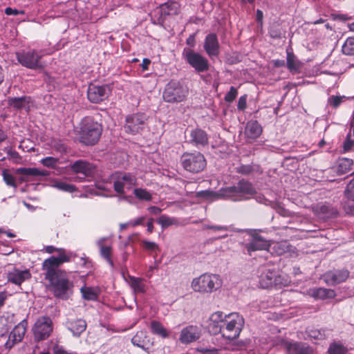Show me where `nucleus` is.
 <instances>
[{
	"label": "nucleus",
	"mask_w": 354,
	"mask_h": 354,
	"mask_svg": "<svg viewBox=\"0 0 354 354\" xmlns=\"http://www.w3.org/2000/svg\"><path fill=\"white\" fill-rule=\"evenodd\" d=\"M48 254L57 252L58 256H52L45 259L41 265L45 280L49 283L55 297L66 299L71 292L73 283L71 282L65 270L59 269L64 263L71 261L73 254L64 248H58L53 245H48L44 248Z\"/></svg>",
	"instance_id": "obj_1"
},
{
	"label": "nucleus",
	"mask_w": 354,
	"mask_h": 354,
	"mask_svg": "<svg viewBox=\"0 0 354 354\" xmlns=\"http://www.w3.org/2000/svg\"><path fill=\"white\" fill-rule=\"evenodd\" d=\"M219 194L234 202L248 200L253 195L259 203H266L267 201L263 195L256 192L251 183L243 179L239 180L235 185L222 188Z\"/></svg>",
	"instance_id": "obj_2"
},
{
	"label": "nucleus",
	"mask_w": 354,
	"mask_h": 354,
	"mask_svg": "<svg viewBox=\"0 0 354 354\" xmlns=\"http://www.w3.org/2000/svg\"><path fill=\"white\" fill-rule=\"evenodd\" d=\"M102 130V125L100 123L92 118H85L81 122L80 141L86 145H94L100 140Z\"/></svg>",
	"instance_id": "obj_3"
},
{
	"label": "nucleus",
	"mask_w": 354,
	"mask_h": 354,
	"mask_svg": "<svg viewBox=\"0 0 354 354\" xmlns=\"http://www.w3.org/2000/svg\"><path fill=\"white\" fill-rule=\"evenodd\" d=\"M191 286L196 292L209 293L221 287L222 280L218 274L205 273L194 278Z\"/></svg>",
	"instance_id": "obj_4"
},
{
	"label": "nucleus",
	"mask_w": 354,
	"mask_h": 354,
	"mask_svg": "<svg viewBox=\"0 0 354 354\" xmlns=\"http://www.w3.org/2000/svg\"><path fill=\"white\" fill-rule=\"evenodd\" d=\"M110 182L113 189L119 194H124L127 190H131L137 185L136 175L124 171H115L110 176Z\"/></svg>",
	"instance_id": "obj_5"
},
{
	"label": "nucleus",
	"mask_w": 354,
	"mask_h": 354,
	"mask_svg": "<svg viewBox=\"0 0 354 354\" xmlns=\"http://www.w3.org/2000/svg\"><path fill=\"white\" fill-rule=\"evenodd\" d=\"M188 88L178 81L171 80L166 86L162 93L164 100L169 103H180L186 100Z\"/></svg>",
	"instance_id": "obj_6"
},
{
	"label": "nucleus",
	"mask_w": 354,
	"mask_h": 354,
	"mask_svg": "<svg viewBox=\"0 0 354 354\" xmlns=\"http://www.w3.org/2000/svg\"><path fill=\"white\" fill-rule=\"evenodd\" d=\"M222 337L228 340L237 338L244 325V319L238 313L225 315V322L223 324Z\"/></svg>",
	"instance_id": "obj_7"
},
{
	"label": "nucleus",
	"mask_w": 354,
	"mask_h": 354,
	"mask_svg": "<svg viewBox=\"0 0 354 354\" xmlns=\"http://www.w3.org/2000/svg\"><path fill=\"white\" fill-rule=\"evenodd\" d=\"M42 57V53L35 49L23 50L16 53L17 59L21 65L33 70L44 68Z\"/></svg>",
	"instance_id": "obj_8"
},
{
	"label": "nucleus",
	"mask_w": 354,
	"mask_h": 354,
	"mask_svg": "<svg viewBox=\"0 0 354 354\" xmlns=\"http://www.w3.org/2000/svg\"><path fill=\"white\" fill-rule=\"evenodd\" d=\"M180 160L183 168L194 174L202 171L206 167V160L200 152L184 153Z\"/></svg>",
	"instance_id": "obj_9"
},
{
	"label": "nucleus",
	"mask_w": 354,
	"mask_h": 354,
	"mask_svg": "<svg viewBox=\"0 0 354 354\" xmlns=\"http://www.w3.org/2000/svg\"><path fill=\"white\" fill-rule=\"evenodd\" d=\"M182 55L187 63L197 73H203L209 70V64L207 59L193 49L185 48Z\"/></svg>",
	"instance_id": "obj_10"
},
{
	"label": "nucleus",
	"mask_w": 354,
	"mask_h": 354,
	"mask_svg": "<svg viewBox=\"0 0 354 354\" xmlns=\"http://www.w3.org/2000/svg\"><path fill=\"white\" fill-rule=\"evenodd\" d=\"M32 330L36 342L45 340L53 331L52 320L47 316L41 317L37 319Z\"/></svg>",
	"instance_id": "obj_11"
},
{
	"label": "nucleus",
	"mask_w": 354,
	"mask_h": 354,
	"mask_svg": "<svg viewBox=\"0 0 354 354\" xmlns=\"http://www.w3.org/2000/svg\"><path fill=\"white\" fill-rule=\"evenodd\" d=\"M147 117L143 113H133L128 115L124 125V131L131 135L140 133L144 129Z\"/></svg>",
	"instance_id": "obj_12"
},
{
	"label": "nucleus",
	"mask_w": 354,
	"mask_h": 354,
	"mask_svg": "<svg viewBox=\"0 0 354 354\" xmlns=\"http://www.w3.org/2000/svg\"><path fill=\"white\" fill-rule=\"evenodd\" d=\"M27 326V320L23 319L15 326L9 335L8 339L5 343L6 348L10 350L17 343L22 341L26 332Z\"/></svg>",
	"instance_id": "obj_13"
},
{
	"label": "nucleus",
	"mask_w": 354,
	"mask_h": 354,
	"mask_svg": "<svg viewBox=\"0 0 354 354\" xmlns=\"http://www.w3.org/2000/svg\"><path fill=\"white\" fill-rule=\"evenodd\" d=\"M110 93L111 90L107 85L90 84L87 91V96L90 102L100 103L108 98Z\"/></svg>",
	"instance_id": "obj_14"
},
{
	"label": "nucleus",
	"mask_w": 354,
	"mask_h": 354,
	"mask_svg": "<svg viewBox=\"0 0 354 354\" xmlns=\"http://www.w3.org/2000/svg\"><path fill=\"white\" fill-rule=\"evenodd\" d=\"M243 251L251 256L252 252L259 250H268L270 244L268 241L257 234H252L251 240L248 243L243 244Z\"/></svg>",
	"instance_id": "obj_15"
},
{
	"label": "nucleus",
	"mask_w": 354,
	"mask_h": 354,
	"mask_svg": "<svg viewBox=\"0 0 354 354\" xmlns=\"http://www.w3.org/2000/svg\"><path fill=\"white\" fill-rule=\"evenodd\" d=\"M202 330L196 325H189L184 327L180 333L179 341L183 344H189L200 339Z\"/></svg>",
	"instance_id": "obj_16"
},
{
	"label": "nucleus",
	"mask_w": 354,
	"mask_h": 354,
	"mask_svg": "<svg viewBox=\"0 0 354 354\" xmlns=\"http://www.w3.org/2000/svg\"><path fill=\"white\" fill-rule=\"evenodd\" d=\"M283 346L287 354H313V348L305 342L286 341Z\"/></svg>",
	"instance_id": "obj_17"
},
{
	"label": "nucleus",
	"mask_w": 354,
	"mask_h": 354,
	"mask_svg": "<svg viewBox=\"0 0 354 354\" xmlns=\"http://www.w3.org/2000/svg\"><path fill=\"white\" fill-rule=\"evenodd\" d=\"M349 277L347 270H335L329 271L324 274L325 281L329 285H336L345 281Z\"/></svg>",
	"instance_id": "obj_18"
},
{
	"label": "nucleus",
	"mask_w": 354,
	"mask_h": 354,
	"mask_svg": "<svg viewBox=\"0 0 354 354\" xmlns=\"http://www.w3.org/2000/svg\"><path fill=\"white\" fill-rule=\"evenodd\" d=\"M220 45L217 36L214 33L208 34L205 39L204 49L209 57H217L219 55Z\"/></svg>",
	"instance_id": "obj_19"
},
{
	"label": "nucleus",
	"mask_w": 354,
	"mask_h": 354,
	"mask_svg": "<svg viewBox=\"0 0 354 354\" xmlns=\"http://www.w3.org/2000/svg\"><path fill=\"white\" fill-rule=\"evenodd\" d=\"M71 169L76 174H82L84 176H92L95 171V166L83 160H79L74 162L71 166Z\"/></svg>",
	"instance_id": "obj_20"
},
{
	"label": "nucleus",
	"mask_w": 354,
	"mask_h": 354,
	"mask_svg": "<svg viewBox=\"0 0 354 354\" xmlns=\"http://www.w3.org/2000/svg\"><path fill=\"white\" fill-rule=\"evenodd\" d=\"M107 241V237L100 238L97 241V245L99 248L101 257L104 258L110 267L113 269L115 268V265L112 259V246L111 244H106Z\"/></svg>",
	"instance_id": "obj_21"
},
{
	"label": "nucleus",
	"mask_w": 354,
	"mask_h": 354,
	"mask_svg": "<svg viewBox=\"0 0 354 354\" xmlns=\"http://www.w3.org/2000/svg\"><path fill=\"white\" fill-rule=\"evenodd\" d=\"M277 269L266 267L259 277V283L263 288H268L274 284Z\"/></svg>",
	"instance_id": "obj_22"
},
{
	"label": "nucleus",
	"mask_w": 354,
	"mask_h": 354,
	"mask_svg": "<svg viewBox=\"0 0 354 354\" xmlns=\"http://www.w3.org/2000/svg\"><path fill=\"white\" fill-rule=\"evenodd\" d=\"M7 277L9 282L20 286L24 281L31 278V273L28 269L24 270L14 269L8 273Z\"/></svg>",
	"instance_id": "obj_23"
},
{
	"label": "nucleus",
	"mask_w": 354,
	"mask_h": 354,
	"mask_svg": "<svg viewBox=\"0 0 354 354\" xmlns=\"http://www.w3.org/2000/svg\"><path fill=\"white\" fill-rule=\"evenodd\" d=\"M180 10V5L176 1H168L160 6L158 12H160V20H165L166 16L178 15Z\"/></svg>",
	"instance_id": "obj_24"
},
{
	"label": "nucleus",
	"mask_w": 354,
	"mask_h": 354,
	"mask_svg": "<svg viewBox=\"0 0 354 354\" xmlns=\"http://www.w3.org/2000/svg\"><path fill=\"white\" fill-rule=\"evenodd\" d=\"M191 142L197 147H204L208 144L207 133L202 129H196L190 132Z\"/></svg>",
	"instance_id": "obj_25"
},
{
	"label": "nucleus",
	"mask_w": 354,
	"mask_h": 354,
	"mask_svg": "<svg viewBox=\"0 0 354 354\" xmlns=\"http://www.w3.org/2000/svg\"><path fill=\"white\" fill-rule=\"evenodd\" d=\"M132 344L142 348L143 351L149 353V348L147 346L149 344V339L145 330H140L131 339Z\"/></svg>",
	"instance_id": "obj_26"
},
{
	"label": "nucleus",
	"mask_w": 354,
	"mask_h": 354,
	"mask_svg": "<svg viewBox=\"0 0 354 354\" xmlns=\"http://www.w3.org/2000/svg\"><path fill=\"white\" fill-rule=\"evenodd\" d=\"M310 296L316 299H326L335 297V292L333 290L324 288H315L308 290Z\"/></svg>",
	"instance_id": "obj_27"
},
{
	"label": "nucleus",
	"mask_w": 354,
	"mask_h": 354,
	"mask_svg": "<svg viewBox=\"0 0 354 354\" xmlns=\"http://www.w3.org/2000/svg\"><path fill=\"white\" fill-rule=\"evenodd\" d=\"M262 133V127L257 120H250L248 122L245 127L246 136L252 139L259 138Z\"/></svg>",
	"instance_id": "obj_28"
},
{
	"label": "nucleus",
	"mask_w": 354,
	"mask_h": 354,
	"mask_svg": "<svg viewBox=\"0 0 354 354\" xmlns=\"http://www.w3.org/2000/svg\"><path fill=\"white\" fill-rule=\"evenodd\" d=\"M66 324L68 330L75 336H80L86 328V323L82 319L68 321Z\"/></svg>",
	"instance_id": "obj_29"
},
{
	"label": "nucleus",
	"mask_w": 354,
	"mask_h": 354,
	"mask_svg": "<svg viewBox=\"0 0 354 354\" xmlns=\"http://www.w3.org/2000/svg\"><path fill=\"white\" fill-rule=\"evenodd\" d=\"M17 174L26 176H46L48 172L46 170H40L35 167H20L17 169Z\"/></svg>",
	"instance_id": "obj_30"
},
{
	"label": "nucleus",
	"mask_w": 354,
	"mask_h": 354,
	"mask_svg": "<svg viewBox=\"0 0 354 354\" xmlns=\"http://www.w3.org/2000/svg\"><path fill=\"white\" fill-rule=\"evenodd\" d=\"M10 106L17 109H29L30 97L28 96H22L20 97H11L9 99Z\"/></svg>",
	"instance_id": "obj_31"
},
{
	"label": "nucleus",
	"mask_w": 354,
	"mask_h": 354,
	"mask_svg": "<svg viewBox=\"0 0 354 354\" xmlns=\"http://www.w3.org/2000/svg\"><path fill=\"white\" fill-rule=\"evenodd\" d=\"M151 330L154 335L160 336L162 338H167L169 336V333L162 324L156 320L151 322Z\"/></svg>",
	"instance_id": "obj_32"
},
{
	"label": "nucleus",
	"mask_w": 354,
	"mask_h": 354,
	"mask_svg": "<svg viewBox=\"0 0 354 354\" xmlns=\"http://www.w3.org/2000/svg\"><path fill=\"white\" fill-rule=\"evenodd\" d=\"M287 67L290 72H297L301 68V62L296 58L293 53L287 50Z\"/></svg>",
	"instance_id": "obj_33"
},
{
	"label": "nucleus",
	"mask_w": 354,
	"mask_h": 354,
	"mask_svg": "<svg viewBox=\"0 0 354 354\" xmlns=\"http://www.w3.org/2000/svg\"><path fill=\"white\" fill-rule=\"evenodd\" d=\"M131 286L135 293H144L146 292V285L141 278L131 277Z\"/></svg>",
	"instance_id": "obj_34"
},
{
	"label": "nucleus",
	"mask_w": 354,
	"mask_h": 354,
	"mask_svg": "<svg viewBox=\"0 0 354 354\" xmlns=\"http://www.w3.org/2000/svg\"><path fill=\"white\" fill-rule=\"evenodd\" d=\"M52 186L59 190L68 193H73L76 191L75 185L61 180H55Z\"/></svg>",
	"instance_id": "obj_35"
},
{
	"label": "nucleus",
	"mask_w": 354,
	"mask_h": 354,
	"mask_svg": "<svg viewBox=\"0 0 354 354\" xmlns=\"http://www.w3.org/2000/svg\"><path fill=\"white\" fill-rule=\"evenodd\" d=\"M133 194L140 201H151L152 200L151 194L146 189L136 188L133 189Z\"/></svg>",
	"instance_id": "obj_36"
},
{
	"label": "nucleus",
	"mask_w": 354,
	"mask_h": 354,
	"mask_svg": "<svg viewBox=\"0 0 354 354\" xmlns=\"http://www.w3.org/2000/svg\"><path fill=\"white\" fill-rule=\"evenodd\" d=\"M156 222L162 226V228H166L170 225L178 224V220L174 217H169L167 215H161Z\"/></svg>",
	"instance_id": "obj_37"
},
{
	"label": "nucleus",
	"mask_w": 354,
	"mask_h": 354,
	"mask_svg": "<svg viewBox=\"0 0 354 354\" xmlns=\"http://www.w3.org/2000/svg\"><path fill=\"white\" fill-rule=\"evenodd\" d=\"M81 292L84 299L88 301H95L97 299V293L92 287H82Z\"/></svg>",
	"instance_id": "obj_38"
},
{
	"label": "nucleus",
	"mask_w": 354,
	"mask_h": 354,
	"mask_svg": "<svg viewBox=\"0 0 354 354\" xmlns=\"http://www.w3.org/2000/svg\"><path fill=\"white\" fill-rule=\"evenodd\" d=\"M274 280V286H287L291 281L290 279L287 275L283 274L278 270Z\"/></svg>",
	"instance_id": "obj_39"
},
{
	"label": "nucleus",
	"mask_w": 354,
	"mask_h": 354,
	"mask_svg": "<svg viewBox=\"0 0 354 354\" xmlns=\"http://www.w3.org/2000/svg\"><path fill=\"white\" fill-rule=\"evenodd\" d=\"M342 51L344 55H354V37H348L342 46Z\"/></svg>",
	"instance_id": "obj_40"
},
{
	"label": "nucleus",
	"mask_w": 354,
	"mask_h": 354,
	"mask_svg": "<svg viewBox=\"0 0 354 354\" xmlns=\"http://www.w3.org/2000/svg\"><path fill=\"white\" fill-rule=\"evenodd\" d=\"M348 97L345 95H332L328 97L327 104L334 109H337L344 102Z\"/></svg>",
	"instance_id": "obj_41"
},
{
	"label": "nucleus",
	"mask_w": 354,
	"mask_h": 354,
	"mask_svg": "<svg viewBox=\"0 0 354 354\" xmlns=\"http://www.w3.org/2000/svg\"><path fill=\"white\" fill-rule=\"evenodd\" d=\"M353 160L349 158H342L339 164V170L343 173H346L352 170Z\"/></svg>",
	"instance_id": "obj_42"
},
{
	"label": "nucleus",
	"mask_w": 354,
	"mask_h": 354,
	"mask_svg": "<svg viewBox=\"0 0 354 354\" xmlns=\"http://www.w3.org/2000/svg\"><path fill=\"white\" fill-rule=\"evenodd\" d=\"M2 176L4 182L8 186L17 188V184L16 183L15 177L8 172V170L4 169L2 171Z\"/></svg>",
	"instance_id": "obj_43"
},
{
	"label": "nucleus",
	"mask_w": 354,
	"mask_h": 354,
	"mask_svg": "<svg viewBox=\"0 0 354 354\" xmlns=\"http://www.w3.org/2000/svg\"><path fill=\"white\" fill-rule=\"evenodd\" d=\"M59 162V158L48 156L41 160V163L48 168H55Z\"/></svg>",
	"instance_id": "obj_44"
},
{
	"label": "nucleus",
	"mask_w": 354,
	"mask_h": 354,
	"mask_svg": "<svg viewBox=\"0 0 354 354\" xmlns=\"http://www.w3.org/2000/svg\"><path fill=\"white\" fill-rule=\"evenodd\" d=\"M308 335L310 337L314 339H324L326 337V330L321 329H313L310 330L308 332Z\"/></svg>",
	"instance_id": "obj_45"
},
{
	"label": "nucleus",
	"mask_w": 354,
	"mask_h": 354,
	"mask_svg": "<svg viewBox=\"0 0 354 354\" xmlns=\"http://www.w3.org/2000/svg\"><path fill=\"white\" fill-rule=\"evenodd\" d=\"M328 352L329 354H345L346 350L340 344H333L330 346Z\"/></svg>",
	"instance_id": "obj_46"
},
{
	"label": "nucleus",
	"mask_w": 354,
	"mask_h": 354,
	"mask_svg": "<svg viewBox=\"0 0 354 354\" xmlns=\"http://www.w3.org/2000/svg\"><path fill=\"white\" fill-rule=\"evenodd\" d=\"M53 149L60 154H64L67 152L66 146L61 140L54 141L53 144Z\"/></svg>",
	"instance_id": "obj_47"
},
{
	"label": "nucleus",
	"mask_w": 354,
	"mask_h": 354,
	"mask_svg": "<svg viewBox=\"0 0 354 354\" xmlns=\"http://www.w3.org/2000/svg\"><path fill=\"white\" fill-rule=\"evenodd\" d=\"M225 315H223L222 312L218 311L212 315L210 317V320L214 323L223 324L225 322Z\"/></svg>",
	"instance_id": "obj_48"
},
{
	"label": "nucleus",
	"mask_w": 354,
	"mask_h": 354,
	"mask_svg": "<svg viewBox=\"0 0 354 354\" xmlns=\"http://www.w3.org/2000/svg\"><path fill=\"white\" fill-rule=\"evenodd\" d=\"M223 324H220L216 323H214L212 320L209 319V323L208 324V329L210 333L212 334L216 335L218 333H221L223 332Z\"/></svg>",
	"instance_id": "obj_49"
},
{
	"label": "nucleus",
	"mask_w": 354,
	"mask_h": 354,
	"mask_svg": "<svg viewBox=\"0 0 354 354\" xmlns=\"http://www.w3.org/2000/svg\"><path fill=\"white\" fill-rule=\"evenodd\" d=\"M237 95V89L234 86H231L230 91L225 95V101L231 103L236 99Z\"/></svg>",
	"instance_id": "obj_50"
},
{
	"label": "nucleus",
	"mask_w": 354,
	"mask_h": 354,
	"mask_svg": "<svg viewBox=\"0 0 354 354\" xmlns=\"http://www.w3.org/2000/svg\"><path fill=\"white\" fill-rule=\"evenodd\" d=\"M142 245L145 250L149 251L159 250L158 245L153 241H142Z\"/></svg>",
	"instance_id": "obj_51"
},
{
	"label": "nucleus",
	"mask_w": 354,
	"mask_h": 354,
	"mask_svg": "<svg viewBox=\"0 0 354 354\" xmlns=\"http://www.w3.org/2000/svg\"><path fill=\"white\" fill-rule=\"evenodd\" d=\"M196 351L201 354H218L220 349L216 348L198 347Z\"/></svg>",
	"instance_id": "obj_52"
},
{
	"label": "nucleus",
	"mask_w": 354,
	"mask_h": 354,
	"mask_svg": "<svg viewBox=\"0 0 354 354\" xmlns=\"http://www.w3.org/2000/svg\"><path fill=\"white\" fill-rule=\"evenodd\" d=\"M346 195L348 198L354 201V179L348 185Z\"/></svg>",
	"instance_id": "obj_53"
},
{
	"label": "nucleus",
	"mask_w": 354,
	"mask_h": 354,
	"mask_svg": "<svg viewBox=\"0 0 354 354\" xmlns=\"http://www.w3.org/2000/svg\"><path fill=\"white\" fill-rule=\"evenodd\" d=\"M247 95H244L239 97L237 104V108L239 110L243 111L247 106Z\"/></svg>",
	"instance_id": "obj_54"
},
{
	"label": "nucleus",
	"mask_w": 354,
	"mask_h": 354,
	"mask_svg": "<svg viewBox=\"0 0 354 354\" xmlns=\"http://www.w3.org/2000/svg\"><path fill=\"white\" fill-rule=\"evenodd\" d=\"M5 13L7 15H18L19 14H24V11L18 10L17 9H13L12 8L8 7L5 9Z\"/></svg>",
	"instance_id": "obj_55"
},
{
	"label": "nucleus",
	"mask_w": 354,
	"mask_h": 354,
	"mask_svg": "<svg viewBox=\"0 0 354 354\" xmlns=\"http://www.w3.org/2000/svg\"><path fill=\"white\" fill-rule=\"evenodd\" d=\"M145 216H140L133 221H130V225L132 227H136L137 225H142L144 221H145Z\"/></svg>",
	"instance_id": "obj_56"
},
{
	"label": "nucleus",
	"mask_w": 354,
	"mask_h": 354,
	"mask_svg": "<svg viewBox=\"0 0 354 354\" xmlns=\"http://www.w3.org/2000/svg\"><path fill=\"white\" fill-rule=\"evenodd\" d=\"M158 263L157 261H155L154 265L150 266L149 267V270L146 273L147 277L149 278L151 277L153 275V270H158Z\"/></svg>",
	"instance_id": "obj_57"
},
{
	"label": "nucleus",
	"mask_w": 354,
	"mask_h": 354,
	"mask_svg": "<svg viewBox=\"0 0 354 354\" xmlns=\"http://www.w3.org/2000/svg\"><path fill=\"white\" fill-rule=\"evenodd\" d=\"M354 145V142L349 139V138H347V139L344 142V149L345 151H347L350 150Z\"/></svg>",
	"instance_id": "obj_58"
},
{
	"label": "nucleus",
	"mask_w": 354,
	"mask_h": 354,
	"mask_svg": "<svg viewBox=\"0 0 354 354\" xmlns=\"http://www.w3.org/2000/svg\"><path fill=\"white\" fill-rule=\"evenodd\" d=\"M147 209L153 215H159L162 212V209L156 206H151Z\"/></svg>",
	"instance_id": "obj_59"
},
{
	"label": "nucleus",
	"mask_w": 354,
	"mask_h": 354,
	"mask_svg": "<svg viewBox=\"0 0 354 354\" xmlns=\"http://www.w3.org/2000/svg\"><path fill=\"white\" fill-rule=\"evenodd\" d=\"M196 34H192L189 36V37L186 40V44L190 47H194L196 44L195 39Z\"/></svg>",
	"instance_id": "obj_60"
},
{
	"label": "nucleus",
	"mask_w": 354,
	"mask_h": 354,
	"mask_svg": "<svg viewBox=\"0 0 354 354\" xmlns=\"http://www.w3.org/2000/svg\"><path fill=\"white\" fill-rule=\"evenodd\" d=\"M207 227L208 229L218 230V231H227V227L221 226V225H208Z\"/></svg>",
	"instance_id": "obj_61"
},
{
	"label": "nucleus",
	"mask_w": 354,
	"mask_h": 354,
	"mask_svg": "<svg viewBox=\"0 0 354 354\" xmlns=\"http://www.w3.org/2000/svg\"><path fill=\"white\" fill-rule=\"evenodd\" d=\"M151 63V60L148 58H144L141 64V67L143 71H147L149 68V66Z\"/></svg>",
	"instance_id": "obj_62"
},
{
	"label": "nucleus",
	"mask_w": 354,
	"mask_h": 354,
	"mask_svg": "<svg viewBox=\"0 0 354 354\" xmlns=\"http://www.w3.org/2000/svg\"><path fill=\"white\" fill-rule=\"evenodd\" d=\"M147 232L149 233H151L153 231V219L152 218H149L147 221Z\"/></svg>",
	"instance_id": "obj_63"
},
{
	"label": "nucleus",
	"mask_w": 354,
	"mask_h": 354,
	"mask_svg": "<svg viewBox=\"0 0 354 354\" xmlns=\"http://www.w3.org/2000/svg\"><path fill=\"white\" fill-rule=\"evenodd\" d=\"M55 354H76L75 353H68L62 348L57 347L55 348Z\"/></svg>",
	"instance_id": "obj_64"
}]
</instances>
